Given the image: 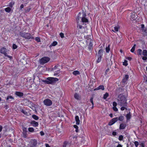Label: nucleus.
<instances>
[{
    "label": "nucleus",
    "instance_id": "obj_29",
    "mask_svg": "<svg viewBox=\"0 0 147 147\" xmlns=\"http://www.w3.org/2000/svg\"><path fill=\"white\" fill-rule=\"evenodd\" d=\"M142 51L141 49H138L137 51V54L138 55H141L142 54Z\"/></svg>",
    "mask_w": 147,
    "mask_h": 147
},
{
    "label": "nucleus",
    "instance_id": "obj_46",
    "mask_svg": "<svg viewBox=\"0 0 147 147\" xmlns=\"http://www.w3.org/2000/svg\"><path fill=\"white\" fill-rule=\"evenodd\" d=\"M21 112L25 115H26L27 114V113L23 109H22L21 111Z\"/></svg>",
    "mask_w": 147,
    "mask_h": 147
},
{
    "label": "nucleus",
    "instance_id": "obj_13",
    "mask_svg": "<svg viewBox=\"0 0 147 147\" xmlns=\"http://www.w3.org/2000/svg\"><path fill=\"white\" fill-rule=\"evenodd\" d=\"M74 98L78 100H79L81 99V96L79 94L77 93H75L74 95Z\"/></svg>",
    "mask_w": 147,
    "mask_h": 147
},
{
    "label": "nucleus",
    "instance_id": "obj_15",
    "mask_svg": "<svg viewBox=\"0 0 147 147\" xmlns=\"http://www.w3.org/2000/svg\"><path fill=\"white\" fill-rule=\"evenodd\" d=\"M12 100H14V98L11 96H8L6 98V101L8 102L12 101Z\"/></svg>",
    "mask_w": 147,
    "mask_h": 147
},
{
    "label": "nucleus",
    "instance_id": "obj_23",
    "mask_svg": "<svg viewBox=\"0 0 147 147\" xmlns=\"http://www.w3.org/2000/svg\"><path fill=\"white\" fill-rule=\"evenodd\" d=\"M57 43L56 41H54L49 46V47L50 48L52 46H55L57 45Z\"/></svg>",
    "mask_w": 147,
    "mask_h": 147
},
{
    "label": "nucleus",
    "instance_id": "obj_20",
    "mask_svg": "<svg viewBox=\"0 0 147 147\" xmlns=\"http://www.w3.org/2000/svg\"><path fill=\"white\" fill-rule=\"evenodd\" d=\"M98 56L102 57L103 55L102 49H100L98 52Z\"/></svg>",
    "mask_w": 147,
    "mask_h": 147
},
{
    "label": "nucleus",
    "instance_id": "obj_34",
    "mask_svg": "<svg viewBox=\"0 0 147 147\" xmlns=\"http://www.w3.org/2000/svg\"><path fill=\"white\" fill-rule=\"evenodd\" d=\"M5 10L6 12H9L11 10V9L9 7H7L5 9Z\"/></svg>",
    "mask_w": 147,
    "mask_h": 147
},
{
    "label": "nucleus",
    "instance_id": "obj_60",
    "mask_svg": "<svg viewBox=\"0 0 147 147\" xmlns=\"http://www.w3.org/2000/svg\"><path fill=\"white\" fill-rule=\"evenodd\" d=\"M144 28V24H142L141 25V28H142V30L143 29H145Z\"/></svg>",
    "mask_w": 147,
    "mask_h": 147
},
{
    "label": "nucleus",
    "instance_id": "obj_61",
    "mask_svg": "<svg viewBox=\"0 0 147 147\" xmlns=\"http://www.w3.org/2000/svg\"><path fill=\"white\" fill-rule=\"evenodd\" d=\"M127 59L129 61H130L131 59L132 58L131 57H127Z\"/></svg>",
    "mask_w": 147,
    "mask_h": 147
},
{
    "label": "nucleus",
    "instance_id": "obj_64",
    "mask_svg": "<svg viewBox=\"0 0 147 147\" xmlns=\"http://www.w3.org/2000/svg\"><path fill=\"white\" fill-rule=\"evenodd\" d=\"M122 147V146L121 145V144H119L116 147Z\"/></svg>",
    "mask_w": 147,
    "mask_h": 147
},
{
    "label": "nucleus",
    "instance_id": "obj_58",
    "mask_svg": "<svg viewBox=\"0 0 147 147\" xmlns=\"http://www.w3.org/2000/svg\"><path fill=\"white\" fill-rule=\"evenodd\" d=\"M24 7V5L23 4H22L20 7V9L21 10Z\"/></svg>",
    "mask_w": 147,
    "mask_h": 147
},
{
    "label": "nucleus",
    "instance_id": "obj_49",
    "mask_svg": "<svg viewBox=\"0 0 147 147\" xmlns=\"http://www.w3.org/2000/svg\"><path fill=\"white\" fill-rule=\"evenodd\" d=\"M77 27L78 28L81 29L83 28V27L82 26L80 25V24H78L77 26Z\"/></svg>",
    "mask_w": 147,
    "mask_h": 147
},
{
    "label": "nucleus",
    "instance_id": "obj_2",
    "mask_svg": "<svg viewBox=\"0 0 147 147\" xmlns=\"http://www.w3.org/2000/svg\"><path fill=\"white\" fill-rule=\"evenodd\" d=\"M117 100L118 104H119L120 106H127V99L124 96L121 94L119 95Z\"/></svg>",
    "mask_w": 147,
    "mask_h": 147
},
{
    "label": "nucleus",
    "instance_id": "obj_1",
    "mask_svg": "<svg viewBox=\"0 0 147 147\" xmlns=\"http://www.w3.org/2000/svg\"><path fill=\"white\" fill-rule=\"evenodd\" d=\"M86 14L84 11H82V12H79L76 19L77 23H78L80 19H81V22L83 23V24L84 23H88V20L86 18Z\"/></svg>",
    "mask_w": 147,
    "mask_h": 147
},
{
    "label": "nucleus",
    "instance_id": "obj_37",
    "mask_svg": "<svg viewBox=\"0 0 147 147\" xmlns=\"http://www.w3.org/2000/svg\"><path fill=\"white\" fill-rule=\"evenodd\" d=\"M74 128H75L76 129L75 130L76 131V132H78V126L76 125H74Z\"/></svg>",
    "mask_w": 147,
    "mask_h": 147
},
{
    "label": "nucleus",
    "instance_id": "obj_21",
    "mask_svg": "<svg viewBox=\"0 0 147 147\" xmlns=\"http://www.w3.org/2000/svg\"><path fill=\"white\" fill-rule=\"evenodd\" d=\"M131 114L130 112H129L128 114H127L126 115V117L127 120H129L131 118Z\"/></svg>",
    "mask_w": 147,
    "mask_h": 147
},
{
    "label": "nucleus",
    "instance_id": "obj_11",
    "mask_svg": "<svg viewBox=\"0 0 147 147\" xmlns=\"http://www.w3.org/2000/svg\"><path fill=\"white\" fill-rule=\"evenodd\" d=\"M89 43L88 45V49L89 50L91 51H92L93 49L92 40H89Z\"/></svg>",
    "mask_w": 147,
    "mask_h": 147
},
{
    "label": "nucleus",
    "instance_id": "obj_47",
    "mask_svg": "<svg viewBox=\"0 0 147 147\" xmlns=\"http://www.w3.org/2000/svg\"><path fill=\"white\" fill-rule=\"evenodd\" d=\"M93 97H91L90 99V101L92 103V105H94V102H93Z\"/></svg>",
    "mask_w": 147,
    "mask_h": 147
},
{
    "label": "nucleus",
    "instance_id": "obj_35",
    "mask_svg": "<svg viewBox=\"0 0 147 147\" xmlns=\"http://www.w3.org/2000/svg\"><path fill=\"white\" fill-rule=\"evenodd\" d=\"M134 144H133L130 143V144H127V147H134Z\"/></svg>",
    "mask_w": 147,
    "mask_h": 147
},
{
    "label": "nucleus",
    "instance_id": "obj_43",
    "mask_svg": "<svg viewBox=\"0 0 147 147\" xmlns=\"http://www.w3.org/2000/svg\"><path fill=\"white\" fill-rule=\"evenodd\" d=\"M12 47L13 49H16L17 48V46L15 44H13L12 45Z\"/></svg>",
    "mask_w": 147,
    "mask_h": 147
},
{
    "label": "nucleus",
    "instance_id": "obj_53",
    "mask_svg": "<svg viewBox=\"0 0 147 147\" xmlns=\"http://www.w3.org/2000/svg\"><path fill=\"white\" fill-rule=\"evenodd\" d=\"M86 38L88 40H89V39L90 40V38H91V36H90V35L87 36H86Z\"/></svg>",
    "mask_w": 147,
    "mask_h": 147
},
{
    "label": "nucleus",
    "instance_id": "obj_24",
    "mask_svg": "<svg viewBox=\"0 0 147 147\" xmlns=\"http://www.w3.org/2000/svg\"><path fill=\"white\" fill-rule=\"evenodd\" d=\"M59 65H55L53 67L51 68V71H55V70H57L59 69L58 68V67Z\"/></svg>",
    "mask_w": 147,
    "mask_h": 147
},
{
    "label": "nucleus",
    "instance_id": "obj_48",
    "mask_svg": "<svg viewBox=\"0 0 147 147\" xmlns=\"http://www.w3.org/2000/svg\"><path fill=\"white\" fill-rule=\"evenodd\" d=\"M124 107H122L121 108V111H123L125 109H126V110H127V108H125L124 107Z\"/></svg>",
    "mask_w": 147,
    "mask_h": 147
},
{
    "label": "nucleus",
    "instance_id": "obj_52",
    "mask_svg": "<svg viewBox=\"0 0 147 147\" xmlns=\"http://www.w3.org/2000/svg\"><path fill=\"white\" fill-rule=\"evenodd\" d=\"M142 59L144 60H146L147 59V57L146 56H144L142 57Z\"/></svg>",
    "mask_w": 147,
    "mask_h": 147
},
{
    "label": "nucleus",
    "instance_id": "obj_38",
    "mask_svg": "<svg viewBox=\"0 0 147 147\" xmlns=\"http://www.w3.org/2000/svg\"><path fill=\"white\" fill-rule=\"evenodd\" d=\"M29 131L30 132H33L34 131V129L33 127H29L28 129Z\"/></svg>",
    "mask_w": 147,
    "mask_h": 147
},
{
    "label": "nucleus",
    "instance_id": "obj_51",
    "mask_svg": "<svg viewBox=\"0 0 147 147\" xmlns=\"http://www.w3.org/2000/svg\"><path fill=\"white\" fill-rule=\"evenodd\" d=\"M60 37L61 38H63L64 37V34L63 33H62V32H61V33H60Z\"/></svg>",
    "mask_w": 147,
    "mask_h": 147
},
{
    "label": "nucleus",
    "instance_id": "obj_31",
    "mask_svg": "<svg viewBox=\"0 0 147 147\" xmlns=\"http://www.w3.org/2000/svg\"><path fill=\"white\" fill-rule=\"evenodd\" d=\"M124 119V117L122 115H121L118 118V120L120 121H123Z\"/></svg>",
    "mask_w": 147,
    "mask_h": 147
},
{
    "label": "nucleus",
    "instance_id": "obj_44",
    "mask_svg": "<svg viewBox=\"0 0 147 147\" xmlns=\"http://www.w3.org/2000/svg\"><path fill=\"white\" fill-rule=\"evenodd\" d=\"M114 30L116 31L117 32L118 31L119 28L117 26H115L114 27Z\"/></svg>",
    "mask_w": 147,
    "mask_h": 147
},
{
    "label": "nucleus",
    "instance_id": "obj_5",
    "mask_svg": "<svg viewBox=\"0 0 147 147\" xmlns=\"http://www.w3.org/2000/svg\"><path fill=\"white\" fill-rule=\"evenodd\" d=\"M37 143V142L36 139H32L30 140L28 145L30 147H36Z\"/></svg>",
    "mask_w": 147,
    "mask_h": 147
},
{
    "label": "nucleus",
    "instance_id": "obj_45",
    "mask_svg": "<svg viewBox=\"0 0 147 147\" xmlns=\"http://www.w3.org/2000/svg\"><path fill=\"white\" fill-rule=\"evenodd\" d=\"M113 110L115 112H117L118 111V109L116 107H113Z\"/></svg>",
    "mask_w": 147,
    "mask_h": 147
},
{
    "label": "nucleus",
    "instance_id": "obj_36",
    "mask_svg": "<svg viewBox=\"0 0 147 147\" xmlns=\"http://www.w3.org/2000/svg\"><path fill=\"white\" fill-rule=\"evenodd\" d=\"M68 143V142L67 141H65L63 143V147H66Z\"/></svg>",
    "mask_w": 147,
    "mask_h": 147
},
{
    "label": "nucleus",
    "instance_id": "obj_32",
    "mask_svg": "<svg viewBox=\"0 0 147 147\" xmlns=\"http://www.w3.org/2000/svg\"><path fill=\"white\" fill-rule=\"evenodd\" d=\"M98 58L97 60L96 61L97 63H99V62H100L101 61V59H102V57L98 56Z\"/></svg>",
    "mask_w": 147,
    "mask_h": 147
},
{
    "label": "nucleus",
    "instance_id": "obj_54",
    "mask_svg": "<svg viewBox=\"0 0 147 147\" xmlns=\"http://www.w3.org/2000/svg\"><path fill=\"white\" fill-rule=\"evenodd\" d=\"M14 3L13 2H11L9 3V6L11 7H12V6L14 5Z\"/></svg>",
    "mask_w": 147,
    "mask_h": 147
},
{
    "label": "nucleus",
    "instance_id": "obj_50",
    "mask_svg": "<svg viewBox=\"0 0 147 147\" xmlns=\"http://www.w3.org/2000/svg\"><path fill=\"white\" fill-rule=\"evenodd\" d=\"M113 107H116L117 105V103L115 102H114L113 104Z\"/></svg>",
    "mask_w": 147,
    "mask_h": 147
},
{
    "label": "nucleus",
    "instance_id": "obj_3",
    "mask_svg": "<svg viewBox=\"0 0 147 147\" xmlns=\"http://www.w3.org/2000/svg\"><path fill=\"white\" fill-rule=\"evenodd\" d=\"M17 35L28 39L30 38L33 39H34V37L32 36L31 34L28 33L20 32Z\"/></svg>",
    "mask_w": 147,
    "mask_h": 147
},
{
    "label": "nucleus",
    "instance_id": "obj_4",
    "mask_svg": "<svg viewBox=\"0 0 147 147\" xmlns=\"http://www.w3.org/2000/svg\"><path fill=\"white\" fill-rule=\"evenodd\" d=\"M58 80V79L56 78L49 77L48 78L47 80H45L44 82L47 84H54Z\"/></svg>",
    "mask_w": 147,
    "mask_h": 147
},
{
    "label": "nucleus",
    "instance_id": "obj_27",
    "mask_svg": "<svg viewBox=\"0 0 147 147\" xmlns=\"http://www.w3.org/2000/svg\"><path fill=\"white\" fill-rule=\"evenodd\" d=\"M142 55L144 56H147V51L146 50H144L142 52Z\"/></svg>",
    "mask_w": 147,
    "mask_h": 147
},
{
    "label": "nucleus",
    "instance_id": "obj_56",
    "mask_svg": "<svg viewBox=\"0 0 147 147\" xmlns=\"http://www.w3.org/2000/svg\"><path fill=\"white\" fill-rule=\"evenodd\" d=\"M109 69H107V70H106V71L105 72V75H106L107 74V73L109 71Z\"/></svg>",
    "mask_w": 147,
    "mask_h": 147
},
{
    "label": "nucleus",
    "instance_id": "obj_19",
    "mask_svg": "<svg viewBox=\"0 0 147 147\" xmlns=\"http://www.w3.org/2000/svg\"><path fill=\"white\" fill-rule=\"evenodd\" d=\"M75 119L76 124L79 125L80 122L79 117L78 116H76L75 117Z\"/></svg>",
    "mask_w": 147,
    "mask_h": 147
},
{
    "label": "nucleus",
    "instance_id": "obj_42",
    "mask_svg": "<svg viewBox=\"0 0 147 147\" xmlns=\"http://www.w3.org/2000/svg\"><path fill=\"white\" fill-rule=\"evenodd\" d=\"M123 136L122 135H121L119 137V140L121 141L122 140H123Z\"/></svg>",
    "mask_w": 147,
    "mask_h": 147
},
{
    "label": "nucleus",
    "instance_id": "obj_62",
    "mask_svg": "<svg viewBox=\"0 0 147 147\" xmlns=\"http://www.w3.org/2000/svg\"><path fill=\"white\" fill-rule=\"evenodd\" d=\"M46 147H51L48 144H45Z\"/></svg>",
    "mask_w": 147,
    "mask_h": 147
},
{
    "label": "nucleus",
    "instance_id": "obj_30",
    "mask_svg": "<svg viewBox=\"0 0 147 147\" xmlns=\"http://www.w3.org/2000/svg\"><path fill=\"white\" fill-rule=\"evenodd\" d=\"M31 9V8L30 7H28L26 8L25 9V11L26 12H29Z\"/></svg>",
    "mask_w": 147,
    "mask_h": 147
},
{
    "label": "nucleus",
    "instance_id": "obj_26",
    "mask_svg": "<svg viewBox=\"0 0 147 147\" xmlns=\"http://www.w3.org/2000/svg\"><path fill=\"white\" fill-rule=\"evenodd\" d=\"M32 117L35 120H38V119H39V117H38L37 116V115H33L32 116Z\"/></svg>",
    "mask_w": 147,
    "mask_h": 147
},
{
    "label": "nucleus",
    "instance_id": "obj_7",
    "mask_svg": "<svg viewBox=\"0 0 147 147\" xmlns=\"http://www.w3.org/2000/svg\"><path fill=\"white\" fill-rule=\"evenodd\" d=\"M44 105L47 106H50L52 104V101L49 99H46L43 101Z\"/></svg>",
    "mask_w": 147,
    "mask_h": 147
},
{
    "label": "nucleus",
    "instance_id": "obj_14",
    "mask_svg": "<svg viewBox=\"0 0 147 147\" xmlns=\"http://www.w3.org/2000/svg\"><path fill=\"white\" fill-rule=\"evenodd\" d=\"M30 124L32 125L34 127H37L38 125V122H36L35 121H32L30 122Z\"/></svg>",
    "mask_w": 147,
    "mask_h": 147
},
{
    "label": "nucleus",
    "instance_id": "obj_10",
    "mask_svg": "<svg viewBox=\"0 0 147 147\" xmlns=\"http://www.w3.org/2000/svg\"><path fill=\"white\" fill-rule=\"evenodd\" d=\"M129 77V76L128 75H125L122 79V83L124 84L125 83L128 79Z\"/></svg>",
    "mask_w": 147,
    "mask_h": 147
},
{
    "label": "nucleus",
    "instance_id": "obj_16",
    "mask_svg": "<svg viewBox=\"0 0 147 147\" xmlns=\"http://www.w3.org/2000/svg\"><path fill=\"white\" fill-rule=\"evenodd\" d=\"M126 126V124L125 123H121L120 125L119 129H124Z\"/></svg>",
    "mask_w": 147,
    "mask_h": 147
},
{
    "label": "nucleus",
    "instance_id": "obj_12",
    "mask_svg": "<svg viewBox=\"0 0 147 147\" xmlns=\"http://www.w3.org/2000/svg\"><path fill=\"white\" fill-rule=\"evenodd\" d=\"M15 94L20 98L24 96V94L23 92L18 91L16 92Z\"/></svg>",
    "mask_w": 147,
    "mask_h": 147
},
{
    "label": "nucleus",
    "instance_id": "obj_41",
    "mask_svg": "<svg viewBox=\"0 0 147 147\" xmlns=\"http://www.w3.org/2000/svg\"><path fill=\"white\" fill-rule=\"evenodd\" d=\"M109 46H110L109 45L106 48V52L107 53H109V51H110V49Z\"/></svg>",
    "mask_w": 147,
    "mask_h": 147
},
{
    "label": "nucleus",
    "instance_id": "obj_6",
    "mask_svg": "<svg viewBox=\"0 0 147 147\" xmlns=\"http://www.w3.org/2000/svg\"><path fill=\"white\" fill-rule=\"evenodd\" d=\"M50 59V58L48 57H44L40 59L39 62L40 64H44L48 62Z\"/></svg>",
    "mask_w": 147,
    "mask_h": 147
},
{
    "label": "nucleus",
    "instance_id": "obj_57",
    "mask_svg": "<svg viewBox=\"0 0 147 147\" xmlns=\"http://www.w3.org/2000/svg\"><path fill=\"white\" fill-rule=\"evenodd\" d=\"M117 134V133L115 131H113L112 133V135L113 136H115Z\"/></svg>",
    "mask_w": 147,
    "mask_h": 147
},
{
    "label": "nucleus",
    "instance_id": "obj_22",
    "mask_svg": "<svg viewBox=\"0 0 147 147\" xmlns=\"http://www.w3.org/2000/svg\"><path fill=\"white\" fill-rule=\"evenodd\" d=\"M60 69H59L57 71H55L54 72V76H57L59 75V74L60 73Z\"/></svg>",
    "mask_w": 147,
    "mask_h": 147
},
{
    "label": "nucleus",
    "instance_id": "obj_40",
    "mask_svg": "<svg viewBox=\"0 0 147 147\" xmlns=\"http://www.w3.org/2000/svg\"><path fill=\"white\" fill-rule=\"evenodd\" d=\"M127 61L126 60H125L123 62V65L125 66H126L127 65Z\"/></svg>",
    "mask_w": 147,
    "mask_h": 147
},
{
    "label": "nucleus",
    "instance_id": "obj_9",
    "mask_svg": "<svg viewBox=\"0 0 147 147\" xmlns=\"http://www.w3.org/2000/svg\"><path fill=\"white\" fill-rule=\"evenodd\" d=\"M0 52L2 54L5 55V56H7L8 57H10L7 55L6 53V49L4 47L2 48L0 50Z\"/></svg>",
    "mask_w": 147,
    "mask_h": 147
},
{
    "label": "nucleus",
    "instance_id": "obj_17",
    "mask_svg": "<svg viewBox=\"0 0 147 147\" xmlns=\"http://www.w3.org/2000/svg\"><path fill=\"white\" fill-rule=\"evenodd\" d=\"M105 89L103 85H101L99 86L98 87H97L94 89V90H104Z\"/></svg>",
    "mask_w": 147,
    "mask_h": 147
},
{
    "label": "nucleus",
    "instance_id": "obj_59",
    "mask_svg": "<svg viewBox=\"0 0 147 147\" xmlns=\"http://www.w3.org/2000/svg\"><path fill=\"white\" fill-rule=\"evenodd\" d=\"M40 134L42 136L44 135L45 134L44 133V132L43 131H41L40 132Z\"/></svg>",
    "mask_w": 147,
    "mask_h": 147
},
{
    "label": "nucleus",
    "instance_id": "obj_39",
    "mask_svg": "<svg viewBox=\"0 0 147 147\" xmlns=\"http://www.w3.org/2000/svg\"><path fill=\"white\" fill-rule=\"evenodd\" d=\"M35 39L36 40V41H37L38 42H40V38L39 37H36L35 38Z\"/></svg>",
    "mask_w": 147,
    "mask_h": 147
},
{
    "label": "nucleus",
    "instance_id": "obj_28",
    "mask_svg": "<svg viewBox=\"0 0 147 147\" xmlns=\"http://www.w3.org/2000/svg\"><path fill=\"white\" fill-rule=\"evenodd\" d=\"M73 74L75 75H77L80 74L79 71H74L73 72Z\"/></svg>",
    "mask_w": 147,
    "mask_h": 147
},
{
    "label": "nucleus",
    "instance_id": "obj_18",
    "mask_svg": "<svg viewBox=\"0 0 147 147\" xmlns=\"http://www.w3.org/2000/svg\"><path fill=\"white\" fill-rule=\"evenodd\" d=\"M136 12H133L131 13V18L134 20L136 18Z\"/></svg>",
    "mask_w": 147,
    "mask_h": 147
},
{
    "label": "nucleus",
    "instance_id": "obj_33",
    "mask_svg": "<svg viewBox=\"0 0 147 147\" xmlns=\"http://www.w3.org/2000/svg\"><path fill=\"white\" fill-rule=\"evenodd\" d=\"M109 96V94L108 93L106 92L104 95L103 98L105 99Z\"/></svg>",
    "mask_w": 147,
    "mask_h": 147
},
{
    "label": "nucleus",
    "instance_id": "obj_63",
    "mask_svg": "<svg viewBox=\"0 0 147 147\" xmlns=\"http://www.w3.org/2000/svg\"><path fill=\"white\" fill-rule=\"evenodd\" d=\"M134 50H135V49H133V48H131V49L130 51H131V52L133 53L134 51Z\"/></svg>",
    "mask_w": 147,
    "mask_h": 147
},
{
    "label": "nucleus",
    "instance_id": "obj_55",
    "mask_svg": "<svg viewBox=\"0 0 147 147\" xmlns=\"http://www.w3.org/2000/svg\"><path fill=\"white\" fill-rule=\"evenodd\" d=\"M135 145H138L139 143L138 141H135L134 142Z\"/></svg>",
    "mask_w": 147,
    "mask_h": 147
},
{
    "label": "nucleus",
    "instance_id": "obj_8",
    "mask_svg": "<svg viewBox=\"0 0 147 147\" xmlns=\"http://www.w3.org/2000/svg\"><path fill=\"white\" fill-rule=\"evenodd\" d=\"M118 120V118L116 117L112 119L109 123L108 125H111Z\"/></svg>",
    "mask_w": 147,
    "mask_h": 147
},
{
    "label": "nucleus",
    "instance_id": "obj_25",
    "mask_svg": "<svg viewBox=\"0 0 147 147\" xmlns=\"http://www.w3.org/2000/svg\"><path fill=\"white\" fill-rule=\"evenodd\" d=\"M142 32H143V34L145 35H147V29H143L142 30Z\"/></svg>",
    "mask_w": 147,
    "mask_h": 147
}]
</instances>
